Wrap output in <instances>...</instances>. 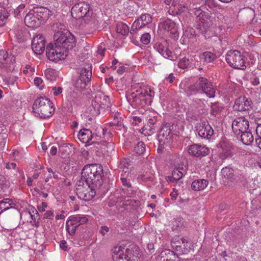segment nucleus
Returning <instances> with one entry per match:
<instances>
[{"label":"nucleus","mask_w":261,"mask_h":261,"mask_svg":"<svg viewBox=\"0 0 261 261\" xmlns=\"http://www.w3.org/2000/svg\"><path fill=\"white\" fill-rule=\"evenodd\" d=\"M55 31L54 46L49 44L47 46L46 56L52 61L58 62L64 60L68 54V49L75 45L76 39L74 36L60 23H56L53 25Z\"/></svg>","instance_id":"f257e3e1"},{"label":"nucleus","mask_w":261,"mask_h":261,"mask_svg":"<svg viewBox=\"0 0 261 261\" xmlns=\"http://www.w3.org/2000/svg\"><path fill=\"white\" fill-rule=\"evenodd\" d=\"M154 92L150 86H144L140 91L136 90L127 97L129 100H132V105L135 107H144L146 105H150L154 97Z\"/></svg>","instance_id":"f03ea898"},{"label":"nucleus","mask_w":261,"mask_h":261,"mask_svg":"<svg viewBox=\"0 0 261 261\" xmlns=\"http://www.w3.org/2000/svg\"><path fill=\"white\" fill-rule=\"evenodd\" d=\"M103 173L102 167L99 164H91L85 166L82 171V177L87 184L95 185H101L100 179Z\"/></svg>","instance_id":"7ed1b4c3"},{"label":"nucleus","mask_w":261,"mask_h":261,"mask_svg":"<svg viewBox=\"0 0 261 261\" xmlns=\"http://www.w3.org/2000/svg\"><path fill=\"white\" fill-rule=\"evenodd\" d=\"M196 92L204 93L210 98H213L215 95V90L211 83L202 77H199L194 85L189 88L187 94L191 95Z\"/></svg>","instance_id":"20e7f679"},{"label":"nucleus","mask_w":261,"mask_h":261,"mask_svg":"<svg viewBox=\"0 0 261 261\" xmlns=\"http://www.w3.org/2000/svg\"><path fill=\"white\" fill-rule=\"evenodd\" d=\"M71 14L73 18L82 19L86 23H89L93 20L90 6L89 4L84 2L74 5L71 9Z\"/></svg>","instance_id":"39448f33"},{"label":"nucleus","mask_w":261,"mask_h":261,"mask_svg":"<svg viewBox=\"0 0 261 261\" xmlns=\"http://www.w3.org/2000/svg\"><path fill=\"white\" fill-rule=\"evenodd\" d=\"M109 97L99 92L95 94L91 101V106L88 108L89 113L96 115L100 113L101 109H106L110 106Z\"/></svg>","instance_id":"423d86ee"},{"label":"nucleus","mask_w":261,"mask_h":261,"mask_svg":"<svg viewBox=\"0 0 261 261\" xmlns=\"http://www.w3.org/2000/svg\"><path fill=\"white\" fill-rule=\"evenodd\" d=\"M225 60L231 67L245 69L246 68L244 56L237 50H230L225 55Z\"/></svg>","instance_id":"0eeeda50"},{"label":"nucleus","mask_w":261,"mask_h":261,"mask_svg":"<svg viewBox=\"0 0 261 261\" xmlns=\"http://www.w3.org/2000/svg\"><path fill=\"white\" fill-rule=\"evenodd\" d=\"M198 135L202 139L210 140L214 135V129L206 120H201L195 126Z\"/></svg>","instance_id":"6e6552de"},{"label":"nucleus","mask_w":261,"mask_h":261,"mask_svg":"<svg viewBox=\"0 0 261 261\" xmlns=\"http://www.w3.org/2000/svg\"><path fill=\"white\" fill-rule=\"evenodd\" d=\"M88 221L86 216L75 215L71 216L69 217L66 222V229L70 234H73L75 233L76 228L80 225L86 223Z\"/></svg>","instance_id":"1a4fd4ad"},{"label":"nucleus","mask_w":261,"mask_h":261,"mask_svg":"<svg viewBox=\"0 0 261 261\" xmlns=\"http://www.w3.org/2000/svg\"><path fill=\"white\" fill-rule=\"evenodd\" d=\"M95 187H96L95 185L87 184V182H86V187L78 185L76 188L77 195L81 199L89 201L95 195Z\"/></svg>","instance_id":"9d476101"},{"label":"nucleus","mask_w":261,"mask_h":261,"mask_svg":"<svg viewBox=\"0 0 261 261\" xmlns=\"http://www.w3.org/2000/svg\"><path fill=\"white\" fill-rule=\"evenodd\" d=\"M154 48L165 58L174 60L177 58L176 55L169 48L168 43L166 41L156 43Z\"/></svg>","instance_id":"9b49d317"},{"label":"nucleus","mask_w":261,"mask_h":261,"mask_svg":"<svg viewBox=\"0 0 261 261\" xmlns=\"http://www.w3.org/2000/svg\"><path fill=\"white\" fill-rule=\"evenodd\" d=\"M249 122L244 117L236 118L232 123V129L237 135H240L249 128Z\"/></svg>","instance_id":"f8f14e48"},{"label":"nucleus","mask_w":261,"mask_h":261,"mask_svg":"<svg viewBox=\"0 0 261 261\" xmlns=\"http://www.w3.org/2000/svg\"><path fill=\"white\" fill-rule=\"evenodd\" d=\"M113 261H129L128 250L124 246H117L113 249Z\"/></svg>","instance_id":"ddd939ff"},{"label":"nucleus","mask_w":261,"mask_h":261,"mask_svg":"<svg viewBox=\"0 0 261 261\" xmlns=\"http://www.w3.org/2000/svg\"><path fill=\"white\" fill-rule=\"evenodd\" d=\"M45 40L43 36L38 35L34 37L32 41V48L37 55L42 54L45 49Z\"/></svg>","instance_id":"4468645a"},{"label":"nucleus","mask_w":261,"mask_h":261,"mask_svg":"<svg viewBox=\"0 0 261 261\" xmlns=\"http://www.w3.org/2000/svg\"><path fill=\"white\" fill-rule=\"evenodd\" d=\"M252 105V102L250 98L242 96L236 100L233 108L239 111H247L251 108Z\"/></svg>","instance_id":"2eb2a0df"},{"label":"nucleus","mask_w":261,"mask_h":261,"mask_svg":"<svg viewBox=\"0 0 261 261\" xmlns=\"http://www.w3.org/2000/svg\"><path fill=\"white\" fill-rule=\"evenodd\" d=\"M152 18L150 15L145 14L142 15L140 17L134 21L130 30L131 34H135L138 29L142 28L151 21Z\"/></svg>","instance_id":"dca6fc26"},{"label":"nucleus","mask_w":261,"mask_h":261,"mask_svg":"<svg viewBox=\"0 0 261 261\" xmlns=\"http://www.w3.org/2000/svg\"><path fill=\"white\" fill-rule=\"evenodd\" d=\"M92 72L90 70L84 69L82 70L79 79H77L75 87L79 89H84L87 83L91 80Z\"/></svg>","instance_id":"f3484780"},{"label":"nucleus","mask_w":261,"mask_h":261,"mask_svg":"<svg viewBox=\"0 0 261 261\" xmlns=\"http://www.w3.org/2000/svg\"><path fill=\"white\" fill-rule=\"evenodd\" d=\"M34 12L36 13V17L40 24L45 22L49 18V16L52 15L51 11L45 7L34 8Z\"/></svg>","instance_id":"a211bd4d"},{"label":"nucleus","mask_w":261,"mask_h":261,"mask_svg":"<svg viewBox=\"0 0 261 261\" xmlns=\"http://www.w3.org/2000/svg\"><path fill=\"white\" fill-rule=\"evenodd\" d=\"M159 28L170 32L174 38H176L178 35L177 27L175 23L171 19H167L161 22L159 24Z\"/></svg>","instance_id":"6ab92c4d"},{"label":"nucleus","mask_w":261,"mask_h":261,"mask_svg":"<svg viewBox=\"0 0 261 261\" xmlns=\"http://www.w3.org/2000/svg\"><path fill=\"white\" fill-rule=\"evenodd\" d=\"M186 169L183 167L180 168L179 166L175 167L173 170L172 176H167V181L170 183L176 182L179 184V186H180V184H182V182H180L179 180L186 173Z\"/></svg>","instance_id":"aec40b11"},{"label":"nucleus","mask_w":261,"mask_h":261,"mask_svg":"<svg viewBox=\"0 0 261 261\" xmlns=\"http://www.w3.org/2000/svg\"><path fill=\"white\" fill-rule=\"evenodd\" d=\"M188 152L195 156H205L209 153L210 149L204 146L195 144L189 147Z\"/></svg>","instance_id":"412c9836"},{"label":"nucleus","mask_w":261,"mask_h":261,"mask_svg":"<svg viewBox=\"0 0 261 261\" xmlns=\"http://www.w3.org/2000/svg\"><path fill=\"white\" fill-rule=\"evenodd\" d=\"M219 147L222 149L221 156L223 159L232 156L233 153L232 145L226 139H223L219 144Z\"/></svg>","instance_id":"4be33fe9"},{"label":"nucleus","mask_w":261,"mask_h":261,"mask_svg":"<svg viewBox=\"0 0 261 261\" xmlns=\"http://www.w3.org/2000/svg\"><path fill=\"white\" fill-rule=\"evenodd\" d=\"M36 13L34 12V9L30 10L24 18L25 25L30 28L34 29L40 25L39 22L36 17Z\"/></svg>","instance_id":"5701e85b"},{"label":"nucleus","mask_w":261,"mask_h":261,"mask_svg":"<svg viewBox=\"0 0 261 261\" xmlns=\"http://www.w3.org/2000/svg\"><path fill=\"white\" fill-rule=\"evenodd\" d=\"M93 135L91 131L89 129L84 128L79 133L78 138L81 142L85 144L86 146L92 144L91 142Z\"/></svg>","instance_id":"b1692460"},{"label":"nucleus","mask_w":261,"mask_h":261,"mask_svg":"<svg viewBox=\"0 0 261 261\" xmlns=\"http://www.w3.org/2000/svg\"><path fill=\"white\" fill-rule=\"evenodd\" d=\"M55 111V108L52 105V103L50 101L44 107L42 108L39 111V114L41 117L44 118L50 117Z\"/></svg>","instance_id":"393cba45"},{"label":"nucleus","mask_w":261,"mask_h":261,"mask_svg":"<svg viewBox=\"0 0 261 261\" xmlns=\"http://www.w3.org/2000/svg\"><path fill=\"white\" fill-rule=\"evenodd\" d=\"M208 184L206 179H198L193 181L191 187L194 191H201L204 190Z\"/></svg>","instance_id":"a878e982"},{"label":"nucleus","mask_w":261,"mask_h":261,"mask_svg":"<svg viewBox=\"0 0 261 261\" xmlns=\"http://www.w3.org/2000/svg\"><path fill=\"white\" fill-rule=\"evenodd\" d=\"M50 101L47 98L43 97L39 98L35 101L33 108L34 110L37 111L38 113H39L41 109L44 107V106L47 105Z\"/></svg>","instance_id":"bb28decb"},{"label":"nucleus","mask_w":261,"mask_h":261,"mask_svg":"<svg viewBox=\"0 0 261 261\" xmlns=\"http://www.w3.org/2000/svg\"><path fill=\"white\" fill-rule=\"evenodd\" d=\"M11 60H9L8 53L4 50H0V68H7Z\"/></svg>","instance_id":"cd10ccee"},{"label":"nucleus","mask_w":261,"mask_h":261,"mask_svg":"<svg viewBox=\"0 0 261 261\" xmlns=\"http://www.w3.org/2000/svg\"><path fill=\"white\" fill-rule=\"evenodd\" d=\"M8 0H0V4H4L0 7V27L3 26L6 21L8 17V14L5 10V5L7 4Z\"/></svg>","instance_id":"c85d7f7f"},{"label":"nucleus","mask_w":261,"mask_h":261,"mask_svg":"<svg viewBox=\"0 0 261 261\" xmlns=\"http://www.w3.org/2000/svg\"><path fill=\"white\" fill-rule=\"evenodd\" d=\"M241 138L242 142L245 145L250 144L253 141V136L250 130H246L243 133H241Z\"/></svg>","instance_id":"c756f323"},{"label":"nucleus","mask_w":261,"mask_h":261,"mask_svg":"<svg viewBox=\"0 0 261 261\" xmlns=\"http://www.w3.org/2000/svg\"><path fill=\"white\" fill-rule=\"evenodd\" d=\"M199 59L204 63H211L216 59V55L210 51L203 53L199 57Z\"/></svg>","instance_id":"7c9ffc66"},{"label":"nucleus","mask_w":261,"mask_h":261,"mask_svg":"<svg viewBox=\"0 0 261 261\" xmlns=\"http://www.w3.org/2000/svg\"><path fill=\"white\" fill-rule=\"evenodd\" d=\"M192 58L191 56H188L187 57H184L181 58L178 63V66L181 69H185L190 67V63H192Z\"/></svg>","instance_id":"2f4dec72"},{"label":"nucleus","mask_w":261,"mask_h":261,"mask_svg":"<svg viewBox=\"0 0 261 261\" xmlns=\"http://www.w3.org/2000/svg\"><path fill=\"white\" fill-rule=\"evenodd\" d=\"M221 174L225 179L231 180L234 176V170L231 168L225 167L221 170Z\"/></svg>","instance_id":"473e14b6"},{"label":"nucleus","mask_w":261,"mask_h":261,"mask_svg":"<svg viewBox=\"0 0 261 261\" xmlns=\"http://www.w3.org/2000/svg\"><path fill=\"white\" fill-rule=\"evenodd\" d=\"M116 32L123 36H126L128 34L129 28L123 22H119L117 24Z\"/></svg>","instance_id":"72a5a7b5"},{"label":"nucleus","mask_w":261,"mask_h":261,"mask_svg":"<svg viewBox=\"0 0 261 261\" xmlns=\"http://www.w3.org/2000/svg\"><path fill=\"white\" fill-rule=\"evenodd\" d=\"M13 201L9 198H6L0 201V209L4 212L10 208L12 207Z\"/></svg>","instance_id":"f704fd0d"},{"label":"nucleus","mask_w":261,"mask_h":261,"mask_svg":"<svg viewBox=\"0 0 261 261\" xmlns=\"http://www.w3.org/2000/svg\"><path fill=\"white\" fill-rule=\"evenodd\" d=\"M171 131L167 126L163 127L159 134V141H163L164 143L168 140L167 137L170 135Z\"/></svg>","instance_id":"c9c22d12"},{"label":"nucleus","mask_w":261,"mask_h":261,"mask_svg":"<svg viewBox=\"0 0 261 261\" xmlns=\"http://www.w3.org/2000/svg\"><path fill=\"white\" fill-rule=\"evenodd\" d=\"M44 75L47 80L52 81L56 79V72L54 69L47 68L44 71Z\"/></svg>","instance_id":"e433bc0d"},{"label":"nucleus","mask_w":261,"mask_h":261,"mask_svg":"<svg viewBox=\"0 0 261 261\" xmlns=\"http://www.w3.org/2000/svg\"><path fill=\"white\" fill-rule=\"evenodd\" d=\"M145 145L142 142H139L134 149V151L138 155L143 154L145 152Z\"/></svg>","instance_id":"4c0bfd02"},{"label":"nucleus","mask_w":261,"mask_h":261,"mask_svg":"<svg viewBox=\"0 0 261 261\" xmlns=\"http://www.w3.org/2000/svg\"><path fill=\"white\" fill-rule=\"evenodd\" d=\"M172 9L176 14H180L182 13L185 9V7L182 4H177L174 1L173 2L172 5L171 7Z\"/></svg>","instance_id":"58836bf2"},{"label":"nucleus","mask_w":261,"mask_h":261,"mask_svg":"<svg viewBox=\"0 0 261 261\" xmlns=\"http://www.w3.org/2000/svg\"><path fill=\"white\" fill-rule=\"evenodd\" d=\"M195 35V30L192 28H188L184 31L183 37L190 38Z\"/></svg>","instance_id":"ea45409f"},{"label":"nucleus","mask_w":261,"mask_h":261,"mask_svg":"<svg viewBox=\"0 0 261 261\" xmlns=\"http://www.w3.org/2000/svg\"><path fill=\"white\" fill-rule=\"evenodd\" d=\"M222 107L217 103H214L211 106V112L213 115L216 116L221 111Z\"/></svg>","instance_id":"a19ab883"},{"label":"nucleus","mask_w":261,"mask_h":261,"mask_svg":"<svg viewBox=\"0 0 261 261\" xmlns=\"http://www.w3.org/2000/svg\"><path fill=\"white\" fill-rule=\"evenodd\" d=\"M150 35L149 33H145L143 34L140 38L141 42L145 44H148L150 41Z\"/></svg>","instance_id":"79ce46f5"},{"label":"nucleus","mask_w":261,"mask_h":261,"mask_svg":"<svg viewBox=\"0 0 261 261\" xmlns=\"http://www.w3.org/2000/svg\"><path fill=\"white\" fill-rule=\"evenodd\" d=\"M63 92V89L62 87L59 86H55L51 88V90L50 92L53 94L55 96H57L61 94Z\"/></svg>","instance_id":"37998d69"},{"label":"nucleus","mask_w":261,"mask_h":261,"mask_svg":"<svg viewBox=\"0 0 261 261\" xmlns=\"http://www.w3.org/2000/svg\"><path fill=\"white\" fill-rule=\"evenodd\" d=\"M124 204L125 205H129L133 207H136L138 206L139 202L138 201L135 200L133 199H128L124 201Z\"/></svg>","instance_id":"c03bdc74"},{"label":"nucleus","mask_w":261,"mask_h":261,"mask_svg":"<svg viewBox=\"0 0 261 261\" xmlns=\"http://www.w3.org/2000/svg\"><path fill=\"white\" fill-rule=\"evenodd\" d=\"M35 85L38 87L40 89H42L43 88V85H42L43 83V80L41 77H36L34 80Z\"/></svg>","instance_id":"a18cd8bd"},{"label":"nucleus","mask_w":261,"mask_h":261,"mask_svg":"<svg viewBox=\"0 0 261 261\" xmlns=\"http://www.w3.org/2000/svg\"><path fill=\"white\" fill-rule=\"evenodd\" d=\"M173 227H180L182 226V220L180 218L174 220L173 222Z\"/></svg>","instance_id":"49530a36"},{"label":"nucleus","mask_w":261,"mask_h":261,"mask_svg":"<svg viewBox=\"0 0 261 261\" xmlns=\"http://www.w3.org/2000/svg\"><path fill=\"white\" fill-rule=\"evenodd\" d=\"M47 206V204L45 202H42L41 204L38 205V210L40 212H44Z\"/></svg>","instance_id":"de8ad7c7"},{"label":"nucleus","mask_w":261,"mask_h":261,"mask_svg":"<svg viewBox=\"0 0 261 261\" xmlns=\"http://www.w3.org/2000/svg\"><path fill=\"white\" fill-rule=\"evenodd\" d=\"M54 217V212L52 210L47 211L44 214V217L46 219H53Z\"/></svg>","instance_id":"09e8293b"},{"label":"nucleus","mask_w":261,"mask_h":261,"mask_svg":"<svg viewBox=\"0 0 261 261\" xmlns=\"http://www.w3.org/2000/svg\"><path fill=\"white\" fill-rule=\"evenodd\" d=\"M192 58H193L192 59V63H190V67L193 66H196V65H198V59H199V57H196V56H191Z\"/></svg>","instance_id":"8fccbe9b"},{"label":"nucleus","mask_w":261,"mask_h":261,"mask_svg":"<svg viewBox=\"0 0 261 261\" xmlns=\"http://www.w3.org/2000/svg\"><path fill=\"white\" fill-rule=\"evenodd\" d=\"M121 180L122 182V184L123 186H126L127 187H129L131 186V184L129 181L127 180V179L124 177H121Z\"/></svg>","instance_id":"3c124183"},{"label":"nucleus","mask_w":261,"mask_h":261,"mask_svg":"<svg viewBox=\"0 0 261 261\" xmlns=\"http://www.w3.org/2000/svg\"><path fill=\"white\" fill-rule=\"evenodd\" d=\"M256 133L257 137H261V123L259 122H257Z\"/></svg>","instance_id":"603ef678"},{"label":"nucleus","mask_w":261,"mask_h":261,"mask_svg":"<svg viewBox=\"0 0 261 261\" xmlns=\"http://www.w3.org/2000/svg\"><path fill=\"white\" fill-rule=\"evenodd\" d=\"M170 196H171L172 199H173V200L176 199L177 197L178 196L177 190H176L175 188H173L172 192L170 193Z\"/></svg>","instance_id":"864d4df0"},{"label":"nucleus","mask_w":261,"mask_h":261,"mask_svg":"<svg viewBox=\"0 0 261 261\" xmlns=\"http://www.w3.org/2000/svg\"><path fill=\"white\" fill-rule=\"evenodd\" d=\"M195 14L198 17H199V20H200L201 19V17H203L204 14H203V12H202V11L200 9H197L195 11Z\"/></svg>","instance_id":"5fc2aeb1"},{"label":"nucleus","mask_w":261,"mask_h":261,"mask_svg":"<svg viewBox=\"0 0 261 261\" xmlns=\"http://www.w3.org/2000/svg\"><path fill=\"white\" fill-rule=\"evenodd\" d=\"M252 84L254 86H257L259 84V80L257 77H254L251 80Z\"/></svg>","instance_id":"6e6d98bb"},{"label":"nucleus","mask_w":261,"mask_h":261,"mask_svg":"<svg viewBox=\"0 0 261 261\" xmlns=\"http://www.w3.org/2000/svg\"><path fill=\"white\" fill-rule=\"evenodd\" d=\"M109 230L110 229L108 227L103 226L101 227L100 232L102 235H105L109 231Z\"/></svg>","instance_id":"4d7b16f0"},{"label":"nucleus","mask_w":261,"mask_h":261,"mask_svg":"<svg viewBox=\"0 0 261 261\" xmlns=\"http://www.w3.org/2000/svg\"><path fill=\"white\" fill-rule=\"evenodd\" d=\"M97 52L100 55L103 56L104 55L105 49L101 46H99L97 48Z\"/></svg>","instance_id":"13d9d810"},{"label":"nucleus","mask_w":261,"mask_h":261,"mask_svg":"<svg viewBox=\"0 0 261 261\" xmlns=\"http://www.w3.org/2000/svg\"><path fill=\"white\" fill-rule=\"evenodd\" d=\"M66 244V242L64 240L61 241V243L60 244V248H61L64 251L66 250L67 249V247L65 246Z\"/></svg>","instance_id":"bf43d9fd"},{"label":"nucleus","mask_w":261,"mask_h":261,"mask_svg":"<svg viewBox=\"0 0 261 261\" xmlns=\"http://www.w3.org/2000/svg\"><path fill=\"white\" fill-rule=\"evenodd\" d=\"M141 122V119L140 117H133V123L135 124V125H137L138 123H140Z\"/></svg>","instance_id":"052dcab7"},{"label":"nucleus","mask_w":261,"mask_h":261,"mask_svg":"<svg viewBox=\"0 0 261 261\" xmlns=\"http://www.w3.org/2000/svg\"><path fill=\"white\" fill-rule=\"evenodd\" d=\"M125 68L124 67V66H120L118 69H117V72L119 74H122L124 73V72L125 71Z\"/></svg>","instance_id":"680f3d73"},{"label":"nucleus","mask_w":261,"mask_h":261,"mask_svg":"<svg viewBox=\"0 0 261 261\" xmlns=\"http://www.w3.org/2000/svg\"><path fill=\"white\" fill-rule=\"evenodd\" d=\"M16 167V164L14 163H11L10 164H7L6 165V168L8 169H15Z\"/></svg>","instance_id":"e2e57ef3"},{"label":"nucleus","mask_w":261,"mask_h":261,"mask_svg":"<svg viewBox=\"0 0 261 261\" xmlns=\"http://www.w3.org/2000/svg\"><path fill=\"white\" fill-rule=\"evenodd\" d=\"M57 152V148L55 146H52L50 149V153L52 155H55Z\"/></svg>","instance_id":"0e129e2a"},{"label":"nucleus","mask_w":261,"mask_h":261,"mask_svg":"<svg viewBox=\"0 0 261 261\" xmlns=\"http://www.w3.org/2000/svg\"><path fill=\"white\" fill-rule=\"evenodd\" d=\"M255 142L257 146L261 149V137L256 139Z\"/></svg>","instance_id":"69168bd1"},{"label":"nucleus","mask_w":261,"mask_h":261,"mask_svg":"<svg viewBox=\"0 0 261 261\" xmlns=\"http://www.w3.org/2000/svg\"><path fill=\"white\" fill-rule=\"evenodd\" d=\"M174 79L175 77L173 76L172 74H170L167 80L169 81L170 83H171L173 82Z\"/></svg>","instance_id":"338daca9"},{"label":"nucleus","mask_w":261,"mask_h":261,"mask_svg":"<svg viewBox=\"0 0 261 261\" xmlns=\"http://www.w3.org/2000/svg\"><path fill=\"white\" fill-rule=\"evenodd\" d=\"M129 261H140L138 256H134L132 258L129 257Z\"/></svg>","instance_id":"774afa93"}]
</instances>
